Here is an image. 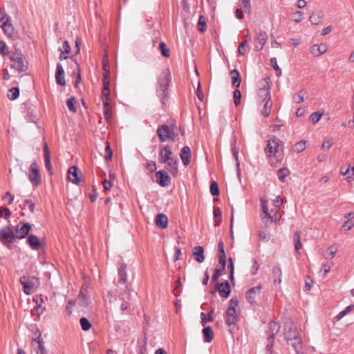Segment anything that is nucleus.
Masks as SVG:
<instances>
[{
	"label": "nucleus",
	"mask_w": 354,
	"mask_h": 354,
	"mask_svg": "<svg viewBox=\"0 0 354 354\" xmlns=\"http://www.w3.org/2000/svg\"><path fill=\"white\" fill-rule=\"evenodd\" d=\"M156 134L161 142H165L167 140L176 142L178 140V128L175 120L170 119L166 124L158 126L156 130Z\"/></svg>",
	"instance_id": "obj_1"
},
{
	"label": "nucleus",
	"mask_w": 354,
	"mask_h": 354,
	"mask_svg": "<svg viewBox=\"0 0 354 354\" xmlns=\"http://www.w3.org/2000/svg\"><path fill=\"white\" fill-rule=\"evenodd\" d=\"M171 81V73L169 68L165 69L160 74L158 81L157 95L162 104H165L168 99V87Z\"/></svg>",
	"instance_id": "obj_2"
},
{
	"label": "nucleus",
	"mask_w": 354,
	"mask_h": 354,
	"mask_svg": "<svg viewBox=\"0 0 354 354\" xmlns=\"http://www.w3.org/2000/svg\"><path fill=\"white\" fill-rule=\"evenodd\" d=\"M12 62L11 67L19 72H25L28 69V61L20 50L12 53L9 57Z\"/></svg>",
	"instance_id": "obj_3"
},
{
	"label": "nucleus",
	"mask_w": 354,
	"mask_h": 354,
	"mask_svg": "<svg viewBox=\"0 0 354 354\" xmlns=\"http://www.w3.org/2000/svg\"><path fill=\"white\" fill-rule=\"evenodd\" d=\"M19 281L23 286L24 292L26 295H30L37 287V279L32 276H23Z\"/></svg>",
	"instance_id": "obj_4"
},
{
	"label": "nucleus",
	"mask_w": 354,
	"mask_h": 354,
	"mask_svg": "<svg viewBox=\"0 0 354 354\" xmlns=\"http://www.w3.org/2000/svg\"><path fill=\"white\" fill-rule=\"evenodd\" d=\"M28 178L34 187H37L41 183L39 170L36 162H33L30 165L29 168Z\"/></svg>",
	"instance_id": "obj_5"
},
{
	"label": "nucleus",
	"mask_w": 354,
	"mask_h": 354,
	"mask_svg": "<svg viewBox=\"0 0 354 354\" xmlns=\"http://www.w3.org/2000/svg\"><path fill=\"white\" fill-rule=\"evenodd\" d=\"M17 238L10 226H6L0 230V241L2 243H12Z\"/></svg>",
	"instance_id": "obj_6"
},
{
	"label": "nucleus",
	"mask_w": 354,
	"mask_h": 354,
	"mask_svg": "<svg viewBox=\"0 0 354 354\" xmlns=\"http://www.w3.org/2000/svg\"><path fill=\"white\" fill-rule=\"evenodd\" d=\"M268 80H270L268 77L262 80L261 87L259 89L257 93L258 97L263 102L271 100L270 86H269Z\"/></svg>",
	"instance_id": "obj_7"
},
{
	"label": "nucleus",
	"mask_w": 354,
	"mask_h": 354,
	"mask_svg": "<svg viewBox=\"0 0 354 354\" xmlns=\"http://www.w3.org/2000/svg\"><path fill=\"white\" fill-rule=\"evenodd\" d=\"M268 38V34L266 31L259 30V32H256L254 44V50L256 51L262 50L267 42Z\"/></svg>",
	"instance_id": "obj_8"
},
{
	"label": "nucleus",
	"mask_w": 354,
	"mask_h": 354,
	"mask_svg": "<svg viewBox=\"0 0 354 354\" xmlns=\"http://www.w3.org/2000/svg\"><path fill=\"white\" fill-rule=\"evenodd\" d=\"M4 33L10 39L15 40L18 39V32L15 31L14 26L10 22V17H7L5 21L1 26Z\"/></svg>",
	"instance_id": "obj_9"
},
{
	"label": "nucleus",
	"mask_w": 354,
	"mask_h": 354,
	"mask_svg": "<svg viewBox=\"0 0 354 354\" xmlns=\"http://www.w3.org/2000/svg\"><path fill=\"white\" fill-rule=\"evenodd\" d=\"M31 230V225L29 223L19 222L15 229L17 239H22L26 238Z\"/></svg>",
	"instance_id": "obj_10"
},
{
	"label": "nucleus",
	"mask_w": 354,
	"mask_h": 354,
	"mask_svg": "<svg viewBox=\"0 0 354 354\" xmlns=\"http://www.w3.org/2000/svg\"><path fill=\"white\" fill-rule=\"evenodd\" d=\"M284 339L287 344H290V340L292 338L296 337L299 335L297 330L293 326L292 323H286L284 324Z\"/></svg>",
	"instance_id": "obj_11"
},
{
	"label": "nucleus",
	"mask_w": 354,
	"mask_h": 354,
	"mask_svg": "<svg viewBox=\"0 0 354 354\" xmlns=\"http://www.w3.org/2000/svg\"><path fill=\"white\" fill-rule=\"evenodd\" d=\"M156 183L161 187H167L171 184V178L165 171H158L156 174Z\"/></svg>",
	"instance_id": "obj_12"
},
{
	"label": "nucleus",
	"mask_w": 354,
	"mask_h": 354,
	"mask_svg": "<svg viewBox=\"0 0 354 354\" xmlns=\"http://www.w3.org/2000/svg\"><path fill=\"white\" fill-rule=\"evenodd\" d=\"M238 316L236 313V309L233 307H227L225 314V324L230 326L231 325H235L238 322Z\"/></svg>",
	"instance_id": "obj_13"
},
{
	"label": "nucleus",
	"mask_w": 354,
	"mask_h": 354,
	"mask_svg": "<svg viewBox=\"0 0 354 354\" xmlns=\"http://www.w3.org/2000/svg\"><path fill=\"white\" fill-rule=\"evenodd\" d=\"M262 289V286L261 285L257 286L248 290L246 292V299L248 303L252 304V306L256 304L255 298L256 296L260 294V291Z\"/></svg>",
	"instance_id": "obj_14"
},
{
	"label": "nucleus",
	"mask_w": 354,
	"mask_h": 354,
	"mask_svg": "<svg viewBox=\"0 0 354 354\" xmlns=\"http://www.w3.org/2000/svg\"><path fill=\"white\" fill-rule=\"evenodd\" d=\"M118 280L116 286L119 290L126 288V290L132 289L131 283L127 282V274L126 272L118 271Z\"/></svg>",
	"instance_id": "obj_15"
},
{
	"label": "nucleus",
	"mask_w": 354,
	"mask_h": 354,
	"mask_svg": "<svg viewBox=\"0 0 354 354\" xmlns=\"http://www.w3.org/2000/svg\"><path fill=\"white\" fill-rule=\"evenodd\" d=\"M68 179L73 183L77 185L80 182L81 171L76 166H72L68 169Z\"/></svg>",
	"instance_id": "obj_16"
},
{
	"label": "nucleus",
	"mask_w": 354,
	"mask_h": 354,
	"mask_svg": "<svg viewBox=\"0 0 354 354\" xmlns=\"http://www.w3.org/2000/svg\"><path fill=\"white\" fill-rule=\"evenodd\" d=\"M278 141L279 139L277 138H273L268 140L267 147L265 149V152L268 154V156H274L277 152L279 148Z\"/></svg>",
	"instance_id": "obj_17"
},
{
	"label": "nucleus",
	"mask_w": 354,
	"mask_h": 354,
	"mask_svg": "<svg viewBox=\"0 0 354 354\" xmlns=\"http://www.w3.org/2000/svg\"><path fill=\"white\" fill-rule=\"evenodd\" d=\"M172 155L173 152L171 151L170 146L168 145L165 146L159 152L160 162L162 163L169 162Z\"/></svg>",
	"instance_id": "obj_18"
},
{
	"label": "nucleus",
	"mask_w": 354,
	"mask_h": 354,
	"mask_svg": "<svg viewBox=\"0 0 354 354\" xmlns=\"http://www.w3.org/2000/svg\"><path fill=\"white\" fill-rule=\"evenodd\" d=\"M55 80L56 83L60 86H64L66 84L64 70L61 64L57 63L55 71Z\"/></svg>",
	"instance_id": "obj_19"
},
{
	"label": "nucleus",
	"mask_w": 354,
	"mask_h": 354,
	"mask_svg": "<svg viewBox=\"0 0 354 354\" xmlns=\"http://www.w3.org/2000/svg\"><path fill=\"white\" fill-rule=\"evenodd\" d=\"M27 243L33 250H38L42 246V243L39 238L33 234H30L28 236Z\"/></svg>",
	"instance_id": "obj_20"
},
{
	"label": "nucleus",
	"mask_w": 354,
	"mask_h": 354,
	"mask_svg": "<svg viewBox=\"0 0 354 354\" xmlns=\"http://www.w3.org/2000/svg\"><path fill=\"white\" fill-rule=\"evenodd\" d=\"M180 156L185 166H187L191 160V149L188 146L183 147L180 153Z\"/></svg>",
	"instance_id": "obj_21"
},
{
	"label": "nucleus",
	"mask_w": 354,
	"mask_h": 354,
	"mask_svg": "<svg viewBox=\"0 0 354 354\" xmlns=\"http://www.w3.org/2000/svg\"><path fill=\"white\" fill-rule=\"evenodd\" d=\"M44 162H45V167L47 169V171L49 172L50 175L53 174V169L52 165L50 162V150L48 147L47 143H45L44 145Z\"/></svg>",
	"instance_id": "obj_22"
},
{
	"label": "nucleus",
	"mask_w": 354,
	"mask_h": 354,
	"mask_svg": "<svg viewBox=\"0 0 354 354\" xmlns=\"http://www.w3.org/2000/svg\"><path fill=\"white\" fill-rule=\"evenodd\" d=\"M289 345H291L294 348V350L297 354H303V344L301 338L299 337V335L292 338L291 340H290Z\"/></svg>",
	"instance_id": "obj_23"
},
{
	"label": "nucleus",
	"mask_w": 354,
	"mask_h": 354,
	"mask_svg": "<svg viewBox=\"0 0 354 354\" xmlns=\"http://www.w3.org/2000/svg\"><path fill=\"white\" fill-rule=\"evenodd\" d=\"M38 333V337L33 339V342L37 344V348H35V351L37 354H47V351L44 346V342L43 339L41 337V333L39 330H37Z\"/></svg>",
	"instance_id": "obj_24"
},
{
	"label": "nucleus",
	"mask_w": 354,
	"mask_h": 354,
	"mask_svg": "<svg viewBox=\"0 0 354 354\" xmlns=\"http://www.w3.org/2000/svg\"><path fill=\"white\" fill-rule=\"evenodd\" d=\"M192 255L194 259L198 263H202L205 260L204 249L202 246H195L192 249Z\"/></svg>",
	"instance_id": "obj_25"
},
{
	"label": "nucleus",
	"mask_w": 354,
	"mask_h": 354,
	"mask_svg": "<svg viewBox=\"0 0 354 354\" xmlns=\"http://www.w3.org/2000/svg\"><path fill=\"white\" fill-rule=\"evenodd\" d=\"M156 225L162 228H166L168 225V218L165 214H158L155 218Z\"/></svg>",
	"instance_id": "obj_26"
},
{
	"label": "nucleus",
	"mask_w": 354,
	"mask_h": 354,
	"mask_svg": "<svg viewBox=\"0 0 354 354\" xmlns=\"http://www.w3.org/2000/svg\"><path fill=\"white\" fill-rule=\"evenodd\" d=\"M323 17L324 14L322 11L315 10L310 15L309 21L312 24L317 25L322 21Z\"/></svg>",
	"instance_id": "obj_27"
},
{
	"label": "nucleus",
	"mask_w": 354,
	"mask_h": 354,
	"mask_svg": "<svg viewBox=\"0 0 354 354\" xmlns=\"http://www.w3.org/2000/svg\"><path fill=\"white\" fill-rule=\"evenodd\" d=\"M327 50L326 44H322L320 45H314L311 48V53L315 56H319L325 53Z\"/></svg>",
	"instance_id": "obj_28"
},
{
	"label": "nucleus",
	"mask_w": 354,
	"mask_h": 354,
	"mask_svg": "<svg viewBox=\"0 0 354 354\" xmlns=\"http://www.w3.org/2000/svg\"><path fill=\"white\" fill-rule=\"evenodd\" d=\"M202 333L205 342L209 343L212 341L214 338V331L211 326H204Z\"/></svg>",
	"instance_id": "obj_29"
},
{
	"label": "nucleus",
	"mask_w": 354,
	"mask_h": 354,
	"mask_svg": "<svg viewBox=\"0 0 354 354\" xmlns=\"http://www.w3.org/2000/svg\"><path fill=\"white\" fill-rule=\"evenodd\" d=\"M223 286H221V289L218 292L221 297L227 298L231 292V288L230 283L227 281L223 282Z\"/></svg>",
	"instance_id": "obj_30"
},
{
	"label": "nucleus",
	"mask_w": 354,
	"mask_h": 354,
	"mask_svg": "<svg viewBox=\"0 0 354 354\" xmlns=\"http://www.w3.org/2000/svg\"><path fill=\"white\" fill-rule=\"evenodd\" d=\"M340 174L343 176H346V180L348 182L354 180V167H351L350 165L346 169H344V167H342Z\"/></svg>",
	"instance_id": "obj_31"
},
{
	"label": "nucleus",
	"mask_w": 354,
	"mask_h": 354,
	"mask_svg": "<svg viewBox=\"0 0 354 354\" xmlns=\"http://www.w3.org/2000/svg\"><path fill=\"white\" fill-rule=\"evenodd\" d=\"M230 75L232 78V85L236 88L239 87L241 82L239 72L236 69H234L230 71Z\"/></svg>",
	"instance_id": "obj_32"
},
{
	"label": "nucleus",
	"mask_w": 354,
	"mask_h": 354,
	"mask_svg": "<svg viewBox=\"0 0 354 354\" xmlns=\"http://www.w3.org/2000/svg\"><path fill=\"white\" fill-rule=\"evenodd\" d=\"M119 290V298L122 301L126 302V301H128L129 302H131V289L126 290V288H123L122 290Z\"/></svg>",
	"instance_id": "obj_33"
},
{
	"label": "nucleus",
	"mask_w": 354,
	"mask_h": 354,
	"mask_svg": "<svg viewBox=\"0 0 354 354\" xmlns=\"http://www.w3.org/2000/svg\"><path fill=\"white\" fill-rule=\"evenodd\" d=\"M269 327L270 335L268 339H274L275 335L279 332L280 326L277 322L272 321L269 322Z\"/></svg>",
	"instance_id": "obj_34"
},
{
	"label": "nucleus",
	"mask_w": 354,
	"mask_h": 354,
	"mask_svg": "<svg viewBox=\"0 0 354 354\" xmlns=\"http://www.w3.org/2000/svg\"><path fill=\"white\" fill-rule=\"evenodd\" d=\"M294 244L297 253H300L299 251L302 248V244L301 243V232L299 230L294 234Z\"/></svg>",
	"instance_id": "obj_35"
},
{
	"label": "nucleus",
	"mask_w": 354,
	"mask_h": 354,
	"mask_svg": "<svg viewBox=\"0 0 354 354\" xmlns=\"http://www.w3.org/2000/svg\"><path fill=\"white\" fill-rule=\"evenodd\" d=\"M165 164L167 165L169 171L171 175L174 176L177 175L178 172V159L175 158V160L172 161L171 162H166Z\"/></svg>",
	"instance_id": "obj_36"
},
{
	"label": "nucleus",
	"mask_w": 354,
	"mask_h": 354,
	"mask_svg": "<svg viewBox=\"0 0 354 354\" xmlns=\"http://www.w3.org/2000/svg\"><path fill=\"white\" fill-rule=\"evenodd\" d=\"M282 271L279 267H274L272 268V277L274 283H280L281 282Z\"/></svg>",
	"instance_id": "obj_37"
},
{
	"label": "nucleus",
	"mask_w": 354,
	"mask_h": 354,
	"mask_svg": "<svg viewBox=\"0 0 354 354\" xmlns=\"http://www.w3.org/2000/svg\"><path fill=\"white\" fill-rule=\"evenodd\" d=\"M232 152L233 156L236 160V169H237V173H238V174H240V162L239 160V150L235 146L234 144H233V145L232 146Z\"/></svg>",
	"instance_id": "obj_38"
},
{
	"label": "nucleus",
	"mask_w": 354,
	"mask_h": 354,
	"mask_svg": "<svg viewBox=\"0 0 354 354\" xmlns=\"http://www.w3.org/2000/svg\"><path fill=\"white\" fill-rule=\"evenodd\" d=\"M110 95V88H105L102 90V101L104 106H108L109 99Z\"/></svg>",
	"instance_id": "obj_39"
},
{
	"label": "nucleus",
	"mask_w": 354,
	"mask_h": 354,
	"mask_svg": "<svg viewBox=\"0 0 354 354\" xmlns=\"http://www.w3.org/2000/svg\"><path fill=\"white\" fill-rule=\"evenodd\" d=\"M272 102L270 101H265V104L263 105V108L261 110V114L265 117H268L270 114L271 109H272Z\"/></svg>",
	"instance_id": "obj_40"
},
{
	"label": "nucleus",
	"mask_w": 354,
	"mask_h": 354,
	"mask_svg": "<svg viewBox=\"0 0 354 354\" xmlns=\"http://www.w3.org/2000/svg\"><path fill=\"white\" fill-rule=\"evenodd\" d=\"M8 97L10 100H15L19 95V89L18 87H12L8 90Z\"/></svg>",
	"instance_id": "obj_41"
},
{
	"label": "nucleus",
	"mask_w": 354,
	"mask_h": 354,
	"mask_svg": "<svg viewBox=\"0 0 354 354\" xmlns=\"http://www.w3.org/2000/svg\"><path fill=\"white\" fill-rule=\"evenodd\" d=\"M304 94H306V91H305L304 90H301L299 92H298L297 93H295L293 95V97H292L293 101L297 104H299V103L304 102Z\"/></svg>",
	"instance_id": "obj_42"
},
{
	"label": "nucleus",
	"mask_w": 354,
	"mask_h": 354,
	"mask_svg": "<svg viewBox=\"0 0 354 354\" xmlns=\"http://www.w3.org/2000/svg\"><path fill=\"white\" fill-rule=\"evenodd\" d=\"M214 218L215 221V225H220V223L222 221V215H221V211L219 207H214Z\"/></svg>",
	"instance_id": "obj_43"
},
{
	"label": "nucleus",
	"mask_w": 354,
	"mask_h": 354,
	"mask_svg": "<svg viewBox=\"0 0 354 354\" xmlns=\"http://www.w3.org/2000/svg\"><path fill=\"white\" fill-rule=\"evenodd\" d=\"M289 174L290 171L287 168H281L277 171V176L281 182H284L286 177Z\"/></svg>",
	"instance_id": "obj_44"
},
{
	"label": "nucleus",
	"mask_w": 354,
	"mask_h": 354,
	"mask_svg": "<svg viewBox=\"0 0 354 354\" xmlns=\"http://www.w3.org/2000/svg\"><path fill=\"white\" fill-rule=\"evenodd\" d=\"M198 30L201 32H203L206 30L207 24L205 17L203 15H201L198 21Z\"/></svg>",
	"instance_id": "obj_45"
},
{
	"label": "nucleus",
	"mask_w": 354,
	"mask_h": 354,
	"mask_svg": "<svg viewBox=\"0 0 354 354\" xmlns=\"http://www.w3.org/2000/svg\"><path fill=\"white\" fill-rule=\"evenodd\" d=\"M77 301L79 305L82 308H86L88 305V302L87 299L86 298V295L82 292H80V293L79 294Z\"/></svg>",
	"instance_id": "obj_46"
},
{
	"label": "nucleus",
	"mask_w": 354,
	"mask_h": 354,
	"mask_svg": "<svg viewBox=\"0 0 354 354\" xmlns=\"http://www.w3.org/2000/svg\"><path fill=\"white\" fill-rule=\"evenodd\" d=\"M159 48L160 50L161 55L165 57H169L170 55V50L167 48V44L161 41L159 44Z\"/></svg>",
	"instance_id": "obj_47"
},
{
	"label": "nucleus",
	"mask_w": 354,
	"mask_h": 354,
	"mask_svg": "<svg viewBox=\"0 0 354 354\" xmlns=\"http://www.w3.org/2000/svg\"><path fill=\"white\" fill-rule=\"evenodd\" d=\"M75 103H76V101H75V99L74 97H71L68 98L66 101V105H67L69 111H71L73 113L77 112V108L75 106Z\"/></svg>",
	"instance_id": "obj_48"
},
{
	"label": "nucleus",
	"mask_w": 354,
	"mask_h": 354,
	"mask_svg": "<svg viewBox=\"0 0 354 354\" xmlns=\"http://www.w3.org/2000/svg\"><path fill=\"white\" fill-rule=\"evenodd\" d=\"M210 193L214 196H219L220 192L216 182L212 181L209 187Z\"/></svg>",
	"instance_id": "obj_49"
},
{
	"label": "nucleus",
	"mask_w": 354,
	"mask_h": 354,
	"mask_svg": "<svg viewBox=\"0 0 354 354\" xmlns=\"http://www.w3.org/2000/svg\"><path fill=\"white\" fill-rule=\"evenodd\" d=\"M80 323L83 330L87 331L91 328V324L86 317L80 318Z\"/></svg>",
	"instance_id": "obj_50"
},
{
	"label": "nucleus",
	"mask_w": 354,
	"mask_h": 354,
	"mask_svg": "<svg viewBox=\"0 0 354 354\" xmlns=\"http://www.w3.org/2000/svg\"><path fill=\"white\" fill-rule=\"evenodd\" d=\"M354 309V305L347 306L344 310L341 311L336 317L335 319L339 320L344 317L347 313H350Z\"/></svg>",
	"instance_id": "obj_51"
},
{
	"label": "nucleus",
	"mask_w": 354,
	"mask_h": 354,
	"mask_svg": "<svg viewBox=\"0 0 354 354\" xmlns=\"http://www.w3.org/2000/svg\"><path fill=\"white\" fill-rule=\"evenodd\" d=\"M262 221L266 227L269 226L274 221V216H272L271 213L265 214V216L262 218Z\"/></svg>",
	"instance_id": "obj_52"
},
{
	"label": "nucleus",
	"mask_w": 354,
	"mask_h": 354,
	"mask_svg": "<svg viewBox=\"0 0 354 354\" xmlns=\"http://www.w3.org/2000/svg\"><path fill=\"white\" fill-rule=\"evenodd\" d=\"M233 98L235 106H238L241 103V93L239 89H235L233 93Z\"/></svg>",
	"instance_id": "obj_53"
},
{
	"label": "nucleus",
	"mask_w": 354,
	"mask_h": 354,
	"mask_svg": "<svg viewBox=\"0 0 354 354\" xmlns=\"http://www.w3.org/2000/svg\"><path fill=\"white\" fill-rule=\"evenodd\" d=\"M322 115H323V113L316 111V112L313 113L310 115V119L313 124H315L319 122V120H320Z\"/></svg>",
	"instance_id": "obj_54"
},
{
	"label": "nucleus",
	"mask_w": 354,
	"mask_h": 354,
	"mask_svg": "<svg viewBox=\"0 0 354 354\" xmlns=\"http://www.w3.org/2000/svg\"><path fill=\"white\" fill-rule=\"evenodd\" d=\"M113 156V151L110 147L109 144H106V146L105 147V155H104V159L106 161L111 160Z\"/></svg>",
	"instance_id": "obj_55"
},
{
	"label": "nucleus",
	"mask_w": 354,
	"mask_h": 354,
	"mask_svg": "<svg viewBox=\"0 0 354 354\" xmlns=\"http://www.w3.org/2000/svg\"><path fill=\"white\" fill-rule=\"evenodd\" d=\"M270 64L274 70L277 72V75L279 76L281 74V70L277 64V59L275 57L271 58Z\"/></svg>",
	"instance_id": "obj_56"
},
{
	"label": "nucleus",
	"mask_w": 354,
	"mask_h": 354,
	"mask_svg": "<svg viewBox=\"0 0 354 354\" xmlns=\"http://www.w3.org/2000/svg\"><path fill=\"white\" fill-rule=\"evenodd\" d=\"M175 289H174V291L176 292V293H174L175 295L177 297L179 295V293L181 292L182 290V284H181V282H180V277L178 276L176 279V281L175 282Z\"/></svg>",
	"instance_id": "obj_57"
},
{
	"label": "nucleus",
	"mask_w": 354,
	"mask_h": 354,
	"mask_svg": "<svg viewBox=\"0 0 354 354\" xmlns=\"http://www.w3.org/2000/svg\"><path fill=\"white\" fill-rule=\"evenodd\" d=\"M0 53L4 56L9 55V51L6 44L3 41H0Z\"/></svg>",
	"instance_id": "obj_58"
},
{
	"label": "nucleus",
	"mask_w": 354,
	"mask_h": 354,
	"mask_svg": "<svg viewBox=\"0 0 354 354\" xmlns=\"http://www.w3.org/2000/svg\"><path fill=\"white\" fill-rule=\"evenodd\" d=\"M131 307L133 309L134 308V305L132 302H129L128 301H126V302L122 301L120 305V310L122 313H123L124 311L130 309Z\"/></svg>",
	"instance_id": "obj_59"
},
{
	"label": "nucleus",
	"mask_w": 354,
	"mask_h": 354,
	"mask_svg": "<svg viewBox=\"0 0 354 354\" xmlns=\"http://www.w3.org/2000/svg\"><path fill=\"white\" fill-rule=\"evenodd\" d=\"M292 18L294 21L299 23L303 20L304 13L300 11H297L293 14Z\"/></svg>",
	"instance_id": "obj_60"
},
{
	"label": "nucleus",
	"mask_w": 354,
	"mask_h": 354,
	"mask_svg": "<svg viewBox=\"0 0 354 354\" xmlns=\"http://www.w3.org/2000/svg\"><path fill=\"white\" fill-rule=\"evenodd\" d=\"M241 3V6L245 9V11H248L249 13L251 11V5L250 0H239Z\"/></svg>",
	"instance_id": "obj_61"
},
{
	"label": "nucleus",
	"mask_w": 354,
	"mask_h": 354,
	"mask_svg": "<svg viewBox=\"0 0 354 354\" xmlns=\"http://www.w3.org/2000/svg\"><path fill=\"white\" fill-rule=\"evenodd\" d=\"M295 149L297 152H301L306 149V141H299L296 143Z\"/></svg>",
	"instance_id": "obj_62"
},
{
	"label": "nucleus",
	"mask_w": 354,
	"mask_h": 354,
	"mask_svg": "<svg viewBox=\"0 0 354 354\" xmlns=\"http://www.w3.org/2000/svg\"><path fill=\"white\" fill-rule=\"evenodd\" d=\"M11 215V212L8 207H4L0 212V217H3L5 219H8Z\"/></svg>",
	"instance_id": "obj_63"
},
{
	"label": "nucleus",
	"mask_w": 354,
	"mask_h": 354,
	"mask_svg": "<svg viewBox=\"0 0 354 354\" xmlns=\"http://www.w3.org/2000/svg\"><path fill=\"white\" fill-rule=\"evenodd\" d=\"M223 271L216 268L214 270V274L212 277V282H216L218 281V279L222 275Z\"/></svg>",
	"instance_id": "obj_64"
}]
</instances>
